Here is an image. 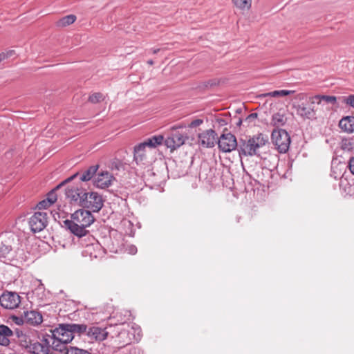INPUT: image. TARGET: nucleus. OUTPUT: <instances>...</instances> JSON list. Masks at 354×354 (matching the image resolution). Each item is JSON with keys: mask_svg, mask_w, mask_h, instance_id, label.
Wrapping results in <instances>:
<instances>
[{"mask_svg": "<svg viewBox=\"0 0 354 354\" xmlns=\"http://www.w3.org/2000/svg\"><path fill=\"white\" fill-rule=\"evenodd\" d=\"M67 344L68 343H64L61 341H59V339H53L51 346L53 349L55 351H59L60 353H64L66 354V352L69 348L66 346Z\"/></svg>", "mask_w": 354, "mask_h": 354, "instance_id": "nucleus-25", "label": "nucleus"}, {"mask_svg": "<svg viewBox=\"0 0 354 354\" xmlns=\"http://www.w3.org/2000/svg\"><path fill=\"white\" fill-rule=\"evenodd\" d=\"M268 145V137L262 133L250 137L248 140H241L239 142V153L241 157L259 156L266 158L260 153V149L266 148Z\"/></svg>", "mask_w": 354, "mask_h": 354, "instance_id": "nucleus-2", "label": "nucleus"}, {"mask_svg": "<svg viewBox=\"0 0 354 354\" xmlns=\"http://www.w3.org/2000/svg\"><path fill=\"white\" fill-rule=\"evenodd\" d=\"M84 200L82 201V207L88 209L90 212H98L104 205V199L102 196L97 192H87L84 196Z\"/></svg>", "mask_w": 354, "mask_h": 354, "instance_id": "nucleus-6", "label": "nucleus"}, {"mask_svg": "<svg viewBox=\"0 0 354 354\" xmlns=\"http://www.w3.org/2000/svg\"><path fill=\"white\" fill-rule=\"evenodd\" d=\"M13 334L11 329L5 325H0V336H12Z\"/></svg>", "mask_w": 354, "mask_h": 354, "instance_id": "nucleus-32", "label": "nucleus"}, {"mask_svg": "<svg viewBox=\"0 0 354 354\" xmlns=\"http://www.w3.org/2000/svg\"><path fill=\"white\" fill-rule=\"evenodd\" d=\"M287 122V118L284 115V114H282L281 113H274L272 117V124L277 127H282Z\"/></svg>", "mask_w": 354, "mask_h": 354, "instance_id": "nucleus-24", "label": "nucleus"}, {"mask_svg": "<svg viewBox=\"0 0 354 354\" xmlns=\"http://www.w3.org/2000/svg\"><path fill=\"white\" fill-rule=\"evenodd\" d=\"M336 97L324 95H316L314 96H310L308 100V102H310L312 105L315 104H321L322 102L333 104L336 102Z\"/></svg>", "mask_w": 354, "mask_h": 354, "instance_id": "nucleus-18", "label": "nucleus"}, {"mask_svg": "<svg viewBox=\"0 0 354 354\" xmlns=\"http://www.w3.org/2000/svg\"><path fill=\"white\" fill-rule=\"evenodd\" d=\"M12 320L17 325H21L24 322H26L25 319H24V315L21 317H15H15H12Z\"/></svg>", "mask_w": 354, "mask_h": 354, "instance_id": "nucleus-36", "label": "nucleus"}, {"mask_svg": "<svg viewBox=\"0 0 354 354\" xmlns=\"http://www.w3.org/2000/svg\"><path fill=\"white\" fill-rule=\"evenodd\" d=\"M103 95L100 93H95L89 96L88 100L92 103H97L103 100Z\"/></svg>", "mask_w": 354, "mask_h": 354, "instance_id": "nucleus-31", "label": "nucleus"}, {"mask_svg": "<svg viewBox=\"0 0 354 354\" xmlns=\"http://www.w3.org/2000/svg\"><path fill=\"white\" fill-rule=\"evenodd\" d=\"M16 335L19 339L20 346L28 351L33 343L30 336L20 330H16Z\"/></svg>", "mask_w": 354, "mask_h": 354, "instance_id": "nucleus-21", "label": "nucleus"}, {"mask_svg": "<svg viewBox=\"0 0 354 354\" xmlns=\"http://www.w3.org/2000/svg\"><path fill=\"white\" fill-rule=\"evenodd\" d=\"M8 337L9 336H0V344L2 346H8L10 344Z\"/></svg>", "mask_w": 354, "mask_h": 354, "instance_id": "nucleus-37", "label": "nucleus"}, {"mask_svg": "<svg viewBox=\"0 0 354 354\" xmlns=\"http://www.w3.org/2000/svg\"><path fill=\"white\" fill-rule=\"evenodd\" d=\"M348 168L351 173L354 175V156L351 158L348 161Z\"/></svg>", "mask_w": 354, "mask_h": 354, "instance_id": "nucleus-38", "label": "nucleus"}, {"mask_svg": "<svg viewBox=\"0 0 354 354\" xmlns=\"http://www.w3.org/2000/svg\"><path fill=\"white\" fill-rule=\"evenodd\" d=\"M218 145L225 153L231 152L238 146L236 137L231 133H223L218 140Z\"/></svg>", "mask_w": 354, "mask_h": 354, "instance_id": "nucleus-9", "label": "nucleus"}, {"mask_svg": "<svg viewBox=\"0 0 354 354\" xmlns=\"http://www.w3.org/2000/svg\"><path fill=\"white\" fill-rule=\"evenodd\" d=\"M164 140V137L161 135L152 136L146 140H145L142 144L147 148H156L157 146L160 145Z\"/></svg>", "mask_w": 354, "mask_h": 354, "instance_id": "nucleus-22", "label": "nucleus"}, {"mask_svg": "<svg viewBox=\"0 0 354 354\" xmlns=\"http://www.w3.org/2000/svg\"><path fill=\"white\" fill-rule=\"evenodd\" d=\"M48 344L47 339H44V343L38 342H33L27 351L32 354H48Z\"/></svg>", "mask_w": 354, "mask_h": 354, "instance_id": "nucleus-17", "label": "nucleus"}, {"mask_svg": "<svg viewBox=\"0 0 354 354\" xmlns=\"http://www.w3.org/2000/svg\"><path fill=\"white\" fill-rule=\"evenodd\" d=\"M0 242V258H4L7 260H12L14 257L13 245L14 236L10 235L7 238L1 237Z\"/></svg>", "mask_w": 354, "mask_h": 354, "instance_id": "nucleus-10", "label": "nucleus"}, {"mask_svg": "<svg viewBox=\"0 0 354 354\" xmlns=\"http://www.w3.org/2000/svg\"><path fill=\"white\" fill-rule=\"evenodd\" d=\"M115 179V177L109 171H100L95 176L93 184L98 188L104 189L111 186Z\"/></svg>", "mask_w": 354, "mask_h": 354, "instance_id": "nucleus-12", "label": "nucleus"}, {"mask_svg": "<svg viewBox=\"0 0 354 354\" xmlns=\"http://www.w3.org/2000/svg\"><path fill=\"white\" fill-rule=\"evenodd\" d=\"M136 330L138 332L137 333L138 337H135L134 338H135L136 341H138L140 339V333L141 330H140V328H138V327L137 328Z\"/></svg>", "mask_w": 354, "mask_h": 354, "instance_id": "nucleus-42", "label": "nucleus"}, {"mask_svg": "<svg viewBox=\"0 0 354 354\" xmlns=\"http://www.w3.org/2000/svg\"><path fill=\"white\" fill-rule=\"evenodd\" d=\"M95 218L89 210L81 209L71 214V220H66L64 223L71 233L78 237L87 234L86 230L93 222Z\"/></svg>", "mask_w": 354, "mask_h": 354, "instance_id": "nucleus-1", "label": "nucleus"}, {"mask_svg": "<svg viewBox=\"0 0 354 354\" xmlns=\"http://www.w3.org/2000/svg\"><path fill=\"white\" fill-rule=\"evenodd\" d=\"M115 168H116L117 169H120V167H122V165H121V164H118H118H115Z\"/></svg>", "mask_w": 354, "mask_h": 354, "instance_id": "nucleus-47", "label": "nucleus"}, {"mask_svg": "<svg viewBox=\"0 0 354 354\" xmlns=\"http://www.w3.org/2000/svg\"><path fill=\"white\" fill-rule=\"evenodd\" d=\"M86 326L84 324H60L59 327L51 331L52 337L64 343H69L74 338L73 333L82 334L83 331H86Z\"/></svg>", "mask_w": 354, "mask_h": 354, "instance_id": "nucleus-3", "label": "nucleus"}, {"mask_svg": "<svg viewBox=\"0 0 354 354\" xmlns=\"http://www.w3.org/2000/svg\"><path fill=\"white\" fill-rule=\"evenodd\" d=\"M46 201H48V203H50V205H53L54 203L57 201V195L55 192H52L48 194V197L46 198Z\"/></svg>", "mask_w": 354, "mask_h": 354, "instance_id": "nucleus-34", "label": "nucleus"}, {"mask_svg": "<svg viewBox=\"0 0 354 354\" xmlns=\"http://www.w3.org/2000/svg\"><path fill=\"white\" fill-rule=\"evenodd\" d=\"M7 57L5 53L0 54V62L5 59Z\"/></svg>", "mask_w": 354, "mask_h": 354, "instance_id": "nucleus-45", "label": "nucleus"}, {"mask_svg": "<svg viewBox=\"0 0 354 354\" xmlns=\"http://www.w3.org/2000/svg\"><path fill=\"white\" fill-rule=\"evenodd\" d=\"M160 50H161L160 48H153V49H151V50H150V52H151V53H153V54H156V53H158V52H160Z\"/></svg>", "mask_w": 354, "mask_h": 354, "instance_id": "nucleus-43", "label": "nucleus"}, {"mask_svg": "<svg viewBox=\"0 0 354 354\" xmlns=\"http://www.w3.org/2000/svg\"><path fill=\"white\" fill-rule=\"evenodd\" d=\"M203 123V120H201V119H196V120H193L190 124H189V127H198L199 126L200 124H201Z\"/></svg>", "mask_w": 354, "mask_h": 354, "instance_id": "nucleus-39", "label": "nucleus"}, {"mask_svg": "<svg viewBox=\"0 0 354 354\" xmlns=\"http://www.w3.org/2000/svg\"><path fill=\"white\" fill-rule=\"evenodd\" d=\"M146 149L142 143L135 146L133 158L137 164H140L146 160Z\"/></svg>", "mask_w": 354, "mask_h": 354, "instance_id": "nucleus-20", "label": "nucleus"}, {"mask_svg": "<svg viewBox=\"0 0 354 354\" xmlns=\"http://www.w3.org/2000/svg\"><path fill=\"white\" fill-rule=\"evenodd\" d=\"M344 102L354 108V95H351L345 97Z\"/></svg>", "mask_w": 354, "mask_h": 354, "instance_id": "nucleus-35", "label": "nucleus"}, {"mask_svg": "<svg viewBox=\"0 0 354 354\" xmlns=\"http://www.w3.org/2000/svg\"><path fill=\"white\" fill-rule=\"evenodd\" d=\"M147 64H149V65H153V62L152 59H149L147 61Z\"/></svg>", "mask_w": 354, "mask_h": 354, "instance_id": "nucleus-46", "label": "nucleus"}, {"mask_svg": "<svg viewBox=\"0 0 354 354\" xmlns=\"http://www.w3.org/2000/svg\"><path fill=\"white\" fill-rule=\"evenodd\" d=\"M87 192H84V189L78 187H71L67 188L66 191V195L68 198L71 201H74L82 206V203L83 202L82 201L84 200V196H86Z\"/></svg>", "mask_w": 354, "mask_h": 354, "instance_id": "nucleus-15", "label": "nucleus"}, {"mask_svg": "<svg viewBox=\"0 0 354 354\" xmlns=\"http://www.w3.org/2000/svg\"><path fill=\"white\" fill-rule=\"evenodd\" d=\"M66 354H91L86 350L80 349L77 347H69Z\"/></svg>", "mask_w": 354, "mask_h": 354, "instance_id": "nucleus-30", "label": "nucleus"}, {"mask_svg": "<svg viewBox=\"0 0 354 354\" xmlns=\"http://www.w3.org/2000/svg\"><path fill=\"white\" fill-rule=\"evenodd\" d=\"M46 212H35L29 219V225L33 232L42 231L47 225Z\"/></svg>", "mask_w": 354, "mask_h": 354, "instance_id": "nucleus-8", "label": "nucleus"}, {"mask_svg": "<svg viewBox=\"0 0 354 354\" xmlns=\"http://www.w3.org/2000/svg\"><path fill=\"white\" fill-rule=\"evenodd\" d=\"M216 136V133L212 129L204 131L198 136V144L203 147L212 148L215 145Z\"/></svg>", "mask_w": 354, "mask_h": 354, "instance_id": "nucleus-13", "label": "nucleus"}, {"mask_svg": "<svg viewBox=\"0 0 354 354\" xmlns=\"http://www.w3.org/2000/svg\"><path fill=\"white\" fill-rule=\"evenodd\" d=\"M294 93H295V91H291V90L274 91L260 94L259 95V98H263V97H285V96L293 94Z\"/></svg>", "mask_w": 354, "mask_h": 354, "instance_id": "nucleus-23", "label": "nucleus"}, {"mask_svg": "<svg viewBox=\"0 0 354 354\" xmlns=\"http://www.w3.org/2000/svg\"><path fill=\"white\" fill-rule=\"evenodd\" d=\"M187 136L185 133L180 132L177 128H172L169 136L165 140V144L167 147L174 151L182 146Z\"/></svg>", "mask_w": 354, "mask_h": 354, "instance_id": "nucleus-7", "label": "nucleus"}, {"mask_svg": "<svg viewBox=\"0 0 354 354\" xmlns=\"http://www.w3.org/2000/svg\"><path fill=\"white\" fill-rule=\"evenodd\" d=\"M341 149L345 151H351L354 148V142L352 138H343L340 143Z\"/></svg>", "mask_w": 354, "mask_h": 354, "instance_id": "nucleus-29", "label": "nucleus"}, {"mask_svg": "<svg viewBox=\"0 0 354 354\" xmlns=\"http://www.w3.org/2000/svg\"><path fill=\"white\" fill-rule=\"evenodd\" d=\"M271 140L276 149L281 153H285L288 151L290 145V137L288 132L282 129L272 131Z\"/></svg>", "mask_w": 354, "mask_h": 354, "instance_id": "nucleus-5", "label": "nucleus"}, {"mask_svg": "<svg viewBox=\"0 0 354 354\" xmlns=\"http://www.w3.org/2000/svg\"><path fill=\"white\" fill-rule=\"evenodd\" d=\"M77 176V174H74V175H73V176H72L71 177H70V178H67V179H66L64 183L71 181V180H73V178H75Z\"/></svg>", "mask_w": 354, "mask_h": 354, "instance_id": "nucleus-44", "label": "nucleus"}, {"mask_svg": "<svg viewBox=\"0 0 354 354\" xmlns=\"http://www.w3.org/2000/svg\"><path fill=\"white\" fill-rule=\"evenodd\" d=\"M234 5L239 10H248L252 6V0H232Z\"/></svg>", "mask_w": 354, "mask_h": 354, "instance_id": "nucleus-26", "label": "nucleus"}, {"mask_svg": "<svg viewBox=\"0 0 354 354\" xmlns=\"http://www.w3.org/2000/svg\"><path fill=\"white\" fill-rule=\"evenodd\" d=\"M97 170V166H92L90 167L86 171H85L80 176V180L82 181H88L91 180L93 175L96 173Z\"/></svg>", "mask_w": 354, "mask_h": 354, "instance_id": "nucleus-28", "label": "nucleus"}, {"mask_svg": "<svg viewBox=\"0 0 354 354\" xmlns=\"http://www.w3.org/2000/svg\"><path fill=\"white\" fill-rule=\"evenodd\" d=\"M50 205H51L50 203H48V201H47L46 199H45V200L40 201L37 204V207L39 209H46Z\"/></svg>", "mask_w": 354, "mask_h": 354, "instance_id": "nucleus-33", "label": "nucleus"}, {"mask_svg": "<svg viewBox=\"0 0 354 354\" xmlns=\"http://www.w3.org/2000/svg\"><path fill=\"white\" fill-rule=\"evenodd\" d=\"M309 97L301 93L295 95V99L301 104H293L296 114L304 120H312L316 118V111L314 106L308 102Z\"/></svg>", "mask_w": 354, "mask_h": 354, "instance_id": "nucleus-4", "label": "nucleus"}, {"mask_svg": "<svg viewBox=\"0 0 354 354\" xmlns=\"http://www.w3.org/2000/svg\"><path fill=\"white\" fill-rule=\"evenodd\" d=\"M24 319L26 323L32 326H37L43 322L41 314L36 310L24 311Z\"/></svg>", "mask_w": 354, "mask_h": 354, "instance_id": "nucleus-16", "label": "nucleus"}, {"mask_svg": "<svg viewBox=\"0 0 354 354\" xmlns=\"http://www.w3.org/2000/svg\"><path fill=\"white\" fill-rule=\"evenodd\" d=\"M339 127L345 132H354V116H346L341 119Z\"/></svg>", "mask_w": 354, "mask_h": 354, "instance_id": "nucleus-19", "label": "nucleus"}, {"mask_svg": "<svg viewBox=\"0 0 354 354\" xmlns=\"http://www.w3.org/2000/svg\"><path fill=\"white\" fill-rule=\"evenodd\" d=\"M129 253L134 254L137 252V248L134 245H131L129 249Z\"/></svg>", "mask_w": 354, "mask_h": 354, "instance_id": "nucleus-40", "label": "nucleus"}, {"mask_svg": "<svg viewBox=\"0 0 354 354\" xmlns=\"http://www.w3.org/2000/svg\"><path fill=\"white\" fill-rule=\"evenodd\" d=\"M76 20V17L73 15H69L60 19L57 25L59 27H65L73 24Z\"/></svg>", "mask_w": 354, "mask_h": 354, "instance_id": "nucleus-27", "label": "nucleus"}, {"mask_svg": "<svg viewBox=\"0 0 354 354\" xmlns=\"http://www.w3.org/2000/svg\"><path fill=\"white\" fill-rule=\"evenodd\" d=\"M83 333H86V335L91 341H103L106 339L108 336V332L106 331L105 328L97 326L89 327L88 329H86V331H83Z\"/></svg>", "mask_w": 354, "mask_h": 354, "instance_id": "nucleus-14", "label": "nucleus"}, {"mask_svg": "<svg viewBox=\"0 0 354 354\" xmlns=\"http://www.w3.org/2000/svg\"><path fill=\"white\" fill-rule=\"evenodd\" d=\"M20 302V296L16 292H8L0 297L1 305L7 309H14L18 307Z\"/></svg>", "mask_w": 354, "mask_h": 354, "instance_id": "nucleus-11", "label": "nucleus"}, {"mask_svg": "<svg viewBox=\"0 0 354 354\" xmlns=\"http://www.w3.org/2000/svg\"><path fill=\"white\" fill-rule=\"evenodd\" d=\"M257 117V113H251L248 115V117L247 118L248 120H252V119H254V118H256Z\"/></svg>", "mask_w": 354, "mask_h": 354, "instance_id": "nucleus-41", "label": "nucleus"}]
</instances>
